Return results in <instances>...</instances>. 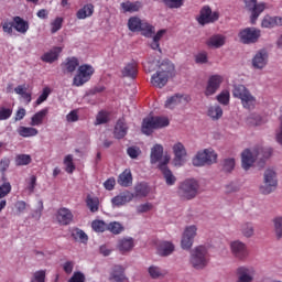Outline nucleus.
I'll list each match as a JSON object with an SVG mask.
<instances>
[{
  "label": "nucleus",
  "mask_w": 282,
  "mask_h": 282,
  "mask_svg": "<svg viewBox=\"0 0 282 282\" xmlns=\"http://www.w3.org/2000/svg\"><path fill=\"white\" fill-rule=\"evenodd\" d=\"M229 98L230 95L228 90H224L221 94L217 96V100L218 102H220V105H227L229 102Z\"/></svg>",
  "instance_id": "obj_62"
},
{
  "label": "nucleus",
  "mask_w": 282,
  "mask_h": 282,
  "mask_svg": "<svg viewBox=\"0 0 282 282\" xmlns=\"http://www.w3.org/2000/svg\"><path fill=\"white\" fill-rule=\"evenodd\" d=\"M235 165H236L235 159L232 158L225 159L223 162V171L225 173H231L235 169Z\"/></svg>",
  "instance_id": "obj_52"
},
{
  "label": "nucleus",
  "mask_w": 282,
  "mask_h": 282,
  "mask_svg": "<svg viewBox=\"0 0 282 282\" xmlns=\"http://www.w3.org/2000/svg\"><path fill=\"white\" fill-rule=\"evenodd\" d=\"M182 100L189 102L191 97L188 95L175 94L166 99L164 107L166 109H174L177 105H181Z\"/></svg>",
  "instance_id": "obj_19"
},
{
  "label": "nucleus",
  "mask_w": 282,
  "mask_h": 282,
  "mask_svg": "<svg viewBox=\"0 0 282 282\" xmlns=\"http://www.w3.org/2000/svg\"><path fill=\"white\" fill-rule=\"evenodd\" d=\"M261 25H262V28H267L269 30L274 26H281L282 18L265 15L261 22Z\"/></svg>",
  "instance_id": "obj_32"
},
{
  "label": "nucleus",
  "mask_w": 282,
  "mask_h": 282,
  "mask_svg": "<svg viewBox=\"0 0 282 282\" xmlns=\"http://www.w3.org/2000/svg\"><path fill=\"white\" fill-rule=\"evenodd\" d=\"M118 184L122 187H130L133 185V175L131 170H124L118 177Z\"/></svg>",
  "instance_id": "obj_30"
},
{
  "label": "nucleus",
  "mask_w": 282,
  "mask_h": 282,
  "mask_svg": "<svg viewBox=\"0 0 282 282\" xmlns=\"http://www.w3.org/2000/svg\"><path fill=\"white\" fill-rule=\"evenodd\" d=\"M153 208V205L151 203L141 204L137 207L138 214H147L151 212Z\"/></svg>",
  "instance_id": "obj_61"
},
{
  "label": "nucleus",
  "mask_w": 282,
  "mask_h": 282,
  "mask_svg": "<svg viewBox=\"0 0 282 282\" xmlns=\"http://www.w3.org/2000/svg\"><path fill=\"white\" fill-rule=\"evenodd\" d=\"M149 274L152 279L156 280V279H160V278H163L165 276L166 274V271L164 270H161L160 268L155 267V265H151L149 268Z\"/></svg>",
  "instance_id": "obj_47"
},
{
  "label": "nucleus",
  "mask_w": 282,
  "mask_h": 282,
  "mask_svg": "<svg viewBox=\"0 0 282 282\" xmlns=\"http://www.w3.org/2000/svg\"><path fill=\"white\" fill-rule=\"evenodd\" d=\"M160 72H174V64L170 59H163L161 63L158 62Z\"/></svg>",
  "instance_id": "obj_48"
},
{
  "label": "nucleus",
  "mask_w": 282,
  "mask_h": 282,
  "mask_svg": "<svg viewBox=\"0 0 282 282\" xmlns=\"http://www.w3.org/2000/svg\"><path fill=\"white\" fill-rule=\"evenodd\" d=\"M78 65H80V63L78 62V59L76 57H67L66 58V69L67 72H76V67H78Z\"/></svg>",
  "instance_id": "obj_51"
},
{
  "label": "nucleus",
  "mask_w": 282,
  "mask_h": 282,
  "mask_svg": "<svg viewBox=\"0 0 282 282\" xmlns=\"http://www.w3.org/2000/svg\"><path fill=\"white\" fill-rule=\"evenodd\" d=\"M32 163V156L29 154H18L15 156V166H28Z\"/></svg>",
  "instance_id": "obj_44"
},
{
  "label": "nucleus",
  "mask_w": 282,
  "mask_h": 282,
  "mask_svg": "<svg viewBox=\"0 0 282 282\" xmlns=\"http://www.w3.org/2000/svg\"><path fill=\"white\" fill-rule=\"evenodd\" d=\"M55 217L59 226H70V224H74V213L67 207L58 208Z\"/></svg>",
  "instance_id": "obj_11"
},
{
  "label": "nucleus",
  "mask_w": 282,
  "mask_h": 282,
  "mask_svg": "<svg viewBox=\"0 0 282 282\" xmlns=\"http://www.w3.org/2000/svg\"><path fill=\"white\" fill-rule=\"evenodd\" d=\"M13 28L20 34H25L30 30V23L18 15L13 18Z\"/></svg>",
  "instance_id": "obj_29"
},
{
  "label": "nucleus",
  "mask_w": 282,
  "mask_h": 282,
  "mask_svg": "<svg viewBox=\"0 0 282 282\" xmlns=\"http://www.w3.org/2000/svg\"><path fill=\"white\" fill-rule=\"evenodd\" d=\"M258 0H245L246 8L251 12L250 21L252 24L256 23L259 15L264 11L265 3H257Z\"/></svg>",
  "instance_id": "obj_10"
},
{
  "label": "nucleus",
  "mask_w": 282,
  "mask_h": 282,
  "mask_svg": "<svg viewBox=\"0 0 282 282\" xmlns=\"http://www.w3.org/2000/svg\"><path fill=\"white\" fill-rule=\"evenodd\" d=\"M12 116V109L0 107V120H8Z\"/></svg>",
  "instance_id": "obj_63"
},
{
  "label": "nucleus",
  "mask_w": 282,
  "mask_h": 282,
  "mask_svg": "<svg viewBox=\"0 0 282 282\" xmlns=\"http://www.w3.org/2000/svg\"><path fill=\"white\" fill-rule=\"evenodd\" d=\"M163 156V147L161 144H155L151 150V164H156Z\"/></svg>",
  "instance_id": "obj_38"
},
{
  "label": "nucleus",
  "mask_w": 282,
  "mask_h": 282,
  "mask_svg": "<svg viewBox=\"0 0 282 282\" xmlns=\"http://www.w3.org/2000/svg\"><path fill=\"white\" fill-rule=\"evenodd\" d=\"M64 164L66 166V173H74V171H76V165H74V155H66L64 159Z\"/></svg>",
  "instance_id": "obj_49"
},
{
  "label": "nucleus",
  "mask_w": 282,
  "mask_h": 282,
  "mask_svg": "<svg viewBox=\"0 0 282 282\" xmlns=\"http://www.w3.org/2000/svg\"><path fill=\"white\" fill-rule=\"evenodd\" d=\"M3 183L0 185V199L8 197L9 193H12V184L7 177H2Z\"/></svg>",
  "instance_id": "obj_42"
},
{
  "label": "nucleus",
  "mask_w": 282,
  "mask_h": 282,
  "mask_svg": "<svg viewBox=\"0 0 282 282\" xmlns=\"http://www.w3.org/2000/svg\"><path fill=\"white\" fill-rule=\"evenodd\" d=\"M61 52H63V48L59 46H55L51 51L44 53L41 56V61H43V63H54L58 61V56H61Z\"/></svg>",
  "instance_id": "obj_24"
},
{
  "label": "nucleus",
  "mask_w": 282,
  "mask_h": 282,
  "mask_svg": "<svg viewBox=\"0 0 282 282\" xmlns=\"http://www.w3.org/2000/svg\"><path fill=\"white\" fill-rule=\"evenodd\" d=\"M154 130H156L154 117H148L143 119L141 127L142 133L149 137Z\"/></svg>",
  "instance_id": "obj_31"
},
{
  "label": "nucleus",
  "mask_w": 282,
  "mask_h": 282,
  "mask_svg": "<svg viewBox=\"0 0 282 282\" xmlns=\"http://www.w3.org/2000/svg\"><path fill=\"white\" fill-rule=\"evenodd\" d=\"M174 251V246L170 241H163L160 243V247L158 249V253L161 257H169Z\"/></svg>",
  "instance_id": "obj_37"
},
{
  "label": "nucleus",
  "mask_w": 282,
  "mask_h": 282,
  "mask_svg": "<svg viewBox=\"0 0 282 282\" xmlns=\"http://www.w3.org/2000/svg\"><path fill=\"white\" fill-rule=\"evenodd\" d=\"M256 270L253 267L241 265L237 268V282H253Z\"/></svg>",
  "instance_id": "obj_12"
},
{
  "label": "nucleus",
  "mask_w": 282,
  "mask_h": 282,
  "mask_svg": "<svg viewBox=\"0 0 282 282\" xmlns=\"http://www.w3.org/2000/svg\"><path fill=\"white\" fill-rule=\"evenodd\" d=\"M107 124V110H101L98 112L95 121V126Z\"/></svg>",
  "instance_id": "obj_58"
},
{
  "label": "nucleus",
  "mask_w": 282,
  "mask_h": 282,
  "mask_svg": "<svg viewBox=\"0 0 282 282\" xmlns=\"http://www.w3.org/2000/svg\"><path fill=\"white\" fill-rule=\"evenodd\" d=\"M50 94H52V90L50 89V87L43 88V91L36 99L35 105H43V102H45V100L50 98Z\"/></svg>",
  "instance_id": "obj_54"
},
{
  "label": "nucleus",
  "mask_w": 282,
  "mask_h": 282,
  "mask_svg": "<svg viewBox=\"0 0 282 282\" xmlns=\"http://www.w3.org/2000/svg\"><path fill=\"white\" fill-rule=\"evenodd\" d=\"M226 43V36L221 34H215L208 39L206 42V45L208 47H213L214 50H219V47H223Z\"/></svg>",
  "instance_id": "obj_27"
},
{
  "label": "nucleus",
  "mask_w": 282,
  "mask_h": 282,
  "mask_svg": "<svg viewBox=\"0 0 282 282\" xmlns=\"http://www.w3.org/2000/svg\"><path fill=\"white\" fill-rule=\"evenodd\" d=\"M68 282H85V274L80 271L74 272Z\"/></svg>",
  "instance_id": "obj_64"
},
{
  "label": "nucleus",
  "mask_w": 282,
  "mask_h": 282,
  "mask_svg": "<svg viewBox=\"0 0 282 282\" xmlns=\"http://www.w3.org/2000/svg\"><path fill=\"white\" fill-rule=\"evenodd\" d=\"M217 162V154L213 149H205L199 151L193 159V165L202 167L205 165H213Z\"/></svg>",
  "instance_id": "obj_7"
},
{
  "label": "nucleus",
  "mask_w": 282,
  "mask_h": 282,
  "mask_svg": "<svg viewBox=\"0 0 282 282\" xmlns=\"http://www.w3.org/2000/svg\"><path fill=\"white\" fill-rule=\"evenodd\" d=\"M232 254L238 260H245L248 257V250L243 242L236 240L230 243Z\"/></svg>",
  "instance_id": "obj_15"
},
{
  "label": "nucleus",
  "mask_w": 282,
  "mask_h": 282,
  "mask_svg": "<svg viewBox=\"0 0 282 282\" xmlns=\"http://www.w3.org/2000/svg\"><path fill=\"white\" fill-rule=\"evenodd\" d=\"M18 133L21 138H34L35 135H39V130L33 127L20 126L18 128Z\"/></svg>",
  "instance_id": "obj_36"
},
{
  "label": "nucleus",
  "mask_w": 282,
  "mask_h": 282,
  "mask_svg": "<svg viewBox=\"0 0 282 282\" xmlns=\"http://www.w3.org/2000/svg\"><path fill=\"white\" fill-rule=\"evenodd\" d=\"M86 206L89 208L90 213H98V206H100V199L90 194L86 197Z\"/></svg>",
  "instance_id": "obj_39"
},
{
  "label": "nucleus",
  "mask_w": 282,
  "mask_h": 282,
  "mask_svg": "<svg viewBox=\"0 0 282 282\" xmlns=\"http://www.w3.org/2000/svg\"><path fill=\"white\" fill-rule=\"evenodd\" d=\"M169 76H172V73L167 72H156L151 77V85L153 87H158L159 89H162V87H165Z\"/></svg>",
  "instance_id": "obj_18"
},
{
  "label": "nucleus",
  "mask_w": 282,
  "mask_h": 282,
  "mask_svg": "<svg viewBox=\"0 0 282 282\" xmlns=\"http://www.w3.org/2000/svg\"><path fill=\"white\" fill-rule=\"evenodd\" d=\"M47 113H50V109L44 108L36 113H34L31 118V127H41L43 124V121L45 120Z\"/></svg>",
  "instance_id": "obj_28"
},
{
  "label": "nucleus",
  "mask_w": 282,
  "mask_h": 282,
  "mask_svg": "<svg viewBox=\"0 0 282 282\" xmlns=\"http://www.w3.org/2000/svg\"><path fill=\"white\" fill-rule=\"evenodd\" d=\"M274 232L278 240L282 239V216L273 218Z\"/></svg>",
  "instance_id": "obj_45"
},
{
  "label": "nucleus",
  "mask_w": 282,
  "mask_h": 282,
  "mask_svg": "<svg viewBox=\"0 0 282 282\" xmlns=\"http://www.w3.org/2000/svg\"><path fill=\"white\" fill-rule=\"evenodd\" d=\"M149 193H151V189L149 188V185L147 183H139L134 187L133 198H144L149 196Z\"/></svg>",
  "instance_id": "obj_34"
},
{
  "label": "nucleus",
  "mask_w": 282,
  "mask_h": 282,
  "mask_svg": "<svg viewBox=\"0 0 282 282\" xmlns=\"http://www.w3.org/2000/svg\"><path fill=\"white\" fill-rule=\"evenodd\" d=\"M155 130L163 129L170 126V120L166 117H153Z\"/></svg>",
  "instance_id": "obj_50"
},
{
  "label": "nucleus",
  "mask_w": 282,
  "mask_h": 282,
  "mask_svg": "<svg viewBox=\"0 0 282 282\" xmlns=\"http://www.w3.org/2000/svg\"><path fill=\"white\" fill-rule=\"evenodd\" d=\"M121 10L123 11V13H133V12H138L140 11V9L142 8V2L140 1H124L120 4Z\"/></svg>",
  "instance_id": "obj_33"
},
{
  "label": "nucleus",
  "mask_w": 282,
  "mask_h": 282,
  "mask_svg": "<svg viewBox=\"0 0 282 282\" xmlns=\"http://www.w3.org/2000/svg\"><path fill=\"white\" fill-rule=\"evenodd\" d=\"M207 116H209V118L213 120V121H217L221 118L223 116V109L220 108V106L218 105H215V106H210L208 108V112H207Z\"/></svg>",
  "instance_id": "obj_41"
},
{
  "label": "nucleus",
  "mask_w": 282,
  "mask_h": 282,
  "mask_svg": "<svg viewBox=\"0 0 282 282\" xmlns=\"http://www.w3.org/2000/svg\"><path fill=\"white\" fill-rule=\"evenodd\" d=\"M91 228L95 230V232H105V230H107V224H105L102 220H94Z\"/></svg>",
  "instance_id": "obj_53"
},
{
  "label": "nucleus",
  "mask_w": 282,
  "mask_h": 282,
  "mask_svg": "<svg viewBox=\"0 0 282 282\" xmlns=\"http://www.w3.org/2000/svg\"><path fill=\"white\" fill-rule=\"evenodd\" d=\"M247 122L251 127H259L261 126V117L258 115H251L247 118Z\"/></svg>",
  "instance_id": "obj_59"
},
{
  "label": "nucleus",
  "mask_w": 282,
  "mask_h": 282,
  "mask_svg": "<svg viewBox=\"0 0 282 282\" xmlns=\"http://www.w3.org/2000/svg\"><path fill=\"white\" fill-rule=\"evenodd\" d=\"M278 186L276 173L272 169L265 170L263 174V184L260 186V193L262 195L272 194Z\"/></svg>",
  "instance_id": "obj_6"
},
{
  "label": "nucleus",
  "mask_w": 282,
  "mask_h": 282,
  "mask_svg": "<svg viewBox=\"0 0 282 282\" xmlns=\"http://www.w3.org/2000/svg\"><path fill=\"white\" fill-rule=\"evenodd\" d=\"M241 231L246 238H251L253 236V226L250 223L243 224Z\"/></svg>",
  "instance_id": "obj_55"
},
{
  "label": "nucleus",
  "mask_w": 282,
  "mask_h": 282,
  "mask_svg": "<svg viewBox=\"0 0 282 282\" xmlns=\"http://www.w3.org/2000/svg\"><path fill=\"white\" fill-rule=\"evenodd\" d=\"M1 28L2 31L4 32V34H10L12 35L13 32V28H14V23L10 22V21H3L1 22Z\"/></svg>",
  "instance_id": "obj_60"
},
{
  "label": "nucleus",
  "mask_w": 282,
  "mask_h": 282,
  "mask_svg": "<svg viewBox=\"0 0 282 282\" xmlns=\"http://www.w3.org/2000/svg\"><path fill=\"white\" fill-rule=\"evenodd\" d=\"M135 247V242L132 237H124L118 240L117 249L121 254H126L127 252H131Z\"/></svg>",
  "instance_id": "obj_21"
},
{
  "label": "nucleus",
  "mask_w": 282,
  "mask_h": 282,
  "mask_svg": "<svg viewBox=\"0 0 282 282\" xmlns=\"http://www.w3.org/2000/svg\"><path fill=\"white\" fill-rule=\"evenodd\" d=\"M128 29L130 32H141L147 39H151L154 34V26L139 17H131L128 20Z\"/></svg>",
  "instance_id": "obj_4"
},
{
  "label": "nucleus",
  "mask_w": 282,
  "mask_h": 282,
  "mask_svg": "<svg viewBox=\"0 0 282 282\" xmlns=\"http://www.w3.org/2000/svg\"><path fill=\"white\" fill-rule=\"evenodd\" d=\"M232 96L234 98H238L239 100H241L242 107L245 109H248L249 111L254 109L257 105L256 97L243 85H234Z\"/></svg>",
  "instance_id": "obj_3"
},
{
  "label": "nucleus",
  "mask_w": 282,
  "mask_h": 282,
  "mask_svg": "<svg viewBox=\"0 0 282 282\" xmlns=\"http://www.w3.org/2000/svg\"><path fill=\"white\" fill-rule=\"evenodd\" d=\"M63 23H65V19L57 17L51 22V33L56 34L59 30L63 29Z\"/></svg>",
  "instance_id": "obj_46"
},
{
  "label": "nucleus",
  "mask_w": 282,
  "mask_h": 282,
  "mask_svg": "<svg viewBox=\"0 0 282 282\" xmlns=\"http://www.w3.org/2000/svg\"><path fill=\"white\" fill-rule=\"evenodd\" d=\"M261 35V31L256 28H246L239 32V39L245 45H250L251 43H257Z\"/></svg>",
  "instance_id": "obj_8"
},
{
  "label": "nucleus",
  "mask_w": 282,
  "mask_h": 282,
  "mask_svg": "<svg viewBox=\"0 0 282 282\" xmlns=\"http://www.w3.org/2000/svg\"><path fill=\"white\" fill-rule=\"evenodd\" d=\"M70 236L75 241H79V243H87L89 241V236L78 227L72 229Z\"/></svg>",
  "instance_id": "obj_35"
},
{
  "label": "nucleus",
  "mask_w": 282,
  "mask_h": 282,
  "mask_svg": "<svg viewBox=\"0 0 282 282\" xmlns=\"http://www.w3.org/2000/svg\"><path fill=\"white\" fill-rule=\"evenodd\" d=\"M221 83H223L221 76H219V75L210 76L207 82L206 89H205V96H214V94H216V91H218Z\"/></svg>",
  "instance_id": "obj_16"
},
{
  "label": "nucleus",
  "mask_w": 282,
  "mask_h": 282,
  "mask_svg": "<svg viewBox=\"0 0 282 282\" xmlns=\"http://www.w3.org/2000/svg\"><path fill=\"white\" fill-rule=\"evenodd\" d=\"M173 152H174V165L175 166H182L184 164V158L186 156V150L183 143L177 142L173 147Z\"/></svg>",
  "instance_id": "obj_22"
},
{
  "label": "nucleus",
  "mask_w": 282,
  "mask_h": 282,
  "mask_svg": "<svg viewBox=\"0 0 282 282\" xmlns=\"http://www.w3.org/2000/svg\"><path fill=\"white\" fill-rule=\"evenodd\" d=\"M192 267L195 270H203L207 267L209 262V258L207 254V250L204 246H198L191 251V260Z\"/></svg>",
  "instance_id": "obj_5"
},
{
  "label": "nucleus",
  "mask_w": 282,
  "mask_h": 282,
  "mask_svg": "<svg viewBox=\"0 0 282 282\" xmlns=\"http://www.w3.org/2000/svg\"><path fill=\"white\" fill-rule=\"evenodd\" d=\"M271 155H272L271 148L258 147L253 151L246 149L241 154L242 169L245 171H248L253 165L256 160L264 161L270 159Z\"/></svg>",
  "instance_id": "obj_1"
},
{
  "label": "nucleus",
  "mask_w": 282,
  "mask_h": 282,
  "mask_svg": "<svg viewBox=\"0 0 282 282\" xmlns=\"http://www.w3.org/2000/svg\"><path fill=\"white\" fill-rule=\"evenodd\" d=\"M107 229L112 235L118 236L124 231V226H122V224H120L119 221H111L108 224Z\"/></svg>",
  "instance_id": "obj_43"
},
{
  "label": "nucleus",
  "mask_w": 282,
  "mask_h": 282,
  "mask_svg": "<svg viewBox=\"0 0 282 282\" xmlns=\"http://www.w3.org/2000/svg\"><path fill=\"white\" fill-rule=\"evenodd\" d=\"M126 269L121 264H115L110 269L109 281L110 282H129V278L127 273H124Z\"/></svg>",
  "instance_id": "obj_14"
},
{
  "label": "nucleus",
  "mask_w": 282,
  "mask_h": 282,
  "mask_svg": "<svg viewBox=\"0 0 282 282\" xmlns=\"http://www.w3.org/2000/svg\"><path fill=\"white\" fill-rule=\"evenodd\" d=\"M196 231V226H188L185 228L181 240V247L183 250H189L192 248Z\"/></svg>",
  "instance_id": "obj_13"
},
{
  "label": "nucleus",
  "mask_w": 282,
  "mask_h": 282,
  "mask_svg": "<svg viewBox=\"0 0 282 282\" xmlns=\"http://www.w3.org/2000/svg\"><path fill=\"white\" fill-rule=\"evenodd\" d=\"M198 189H199V183L197 182V180L186 178L178 184L177 196L182 200L188 202L194 199L197 196Z\"/></svg>",
  "instance_id": "obj_2"
},
{
  "label": "nucleus",
  "mask_w": 282,
  "mask_h": 282,
  "mask_svg": "<svg viewBox=\"0 0 282 282\" xmlns=\"http://www.w3.org/2000/svg\"><path fill=\"white\" fill-rule=\"evenodd\" d=\"M219 19V12L215 11L212 12V9L208 6H204L200 11L199 15L197 17V22L202 25L213 23Z\"/></svg>",
  "instance_id": "obj_9"
},
{
  "label": "nucleus",
  "mask_w": 282,
  "mask_h": 282,
  "mask_svg": "<svg viewBox=\"0 0 282 282\" xmlns=\"http://www.w3.org/2000/svg\"><path fill=\"white\" fill-rule=\"evenodd\" d=\"M163 2L170 9H178L183 6L184 0H163Z\"/></svg>",
  "instance_id": "obj_57"
},
{
  "label": "nucleus",
  "mask_w": 282,
  "mask_h": 282,
  "mask_svg": "<svg viewBox=\"0 0 282 282\" xmlns=\"http://www.w3.org/2000/svg\"><path fill=\"white\" fill-rule=\"evenodd\" d=\"M132 200H133V193L127 191L115 196L111 199V203L113 206L120 207V206L127 205L128 203H131Z\"/></svg>",
  "instance_id": "obj_23"
},
{
  "label": "nucleus",
  "mask_w": 282,
  "mask_h": 282,
  "mask_svg": "<svg viewBox=\"0 0 282 282\" xmlns=\"http://www.w3.org/2000/svg\"><path fill=\"white\" fill-rule=\"evenodd\" d=\"M46 272L45 270H40L33 273L31 282H45Z\"/></svg>",
  "instance_id": "obj_56"
},
{
  "label": "nucleus",
  "mask_w": 282,
  "mask_h": 282,
  "mask_svg": "<svg viewBox=\"0 0 282 282\" xmlns=\"http://www.w3.org/2000/svg\"><path fill=\"white\" fill-rule=\"evenodd\" d=\"M267 61H268L267 52L264 50H261L254 55L252 59V65L254 69H262L263 66L267 65Z\"/></svg>",
  "instance_id": "obj_25"
},
{
  "label": "nucleus",
  "mask_w": 282,
  "mask_h": 282,
  "mask_svg": "<svg viewBox=\"0 0 282 282\" xmlns=\"http://www.w3.org/2000/svg\"><path fill=\"white\" fill-rule=\"evenodd\" d=\"M91 14H94V4H85L77 11L76 17L77 19L83 20L91 17Z\"/></svg>",
  "instance_id": "obj_40"
},
{
  "label": "nucleus",
  "mask_w": 282,
  "mask_h": 282,
  "mask_svg": "<svg viewBox=\"0 0 282 282\" xmlns=\"http://www.w3.org/2000/svg\"><path fill=\"white\" fill-rule=\"evenodd\" d=\"M91 74H94V72L77 73V75H75V77L73 79V85L75 87H83V85H85V83H89V80L91 79Z\"/></svg>",
  "instance_id": "obj_26"
},
{
  "label": "nucleus",
  "mask_w": 282,
  "mask_h": 282,
  "mask_svg": "<svg viewBox=\"0 0 282 282\" xmlns=\"http://www.w3.org/2000/svg\"><path fill=\"white\" fill-rule=\"evenodd\" d=\"M129 133V126L127 124V120L124 118H120L115 126V138L117 140H122Z\"/></svg>",
  "instance_id": "obj_20"
},
{
  "label": "nucleus",
  "mask_w": 282,
  "mask_h": 282,
  "mask_svg": "<svg viewBox=\"0 0 282 282\" xmlns=\"http://www.w3.org/2000/svg\"><path fill=\"white\" fill-rule=\"evenodd\" d=\"M167 163H169V159H164V161L159 164V170L161 171V173L165 180V184L167 186H174V184L176 183V177L173 175L171 170L167 167Z\"/></svg>",
  "instance_id": "obj_17"
}]
</instances>
